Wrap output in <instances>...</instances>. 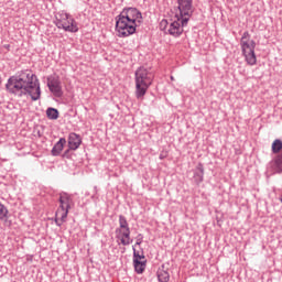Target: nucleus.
<instances>
[{
  "instance_id": "nucleus-1",
  "label": "nucleus",
  "mask_w": 282,
  "mask_h": 282,
  "mask_svg": "<svg viewBox=\"0 0 282 282\" xmlns=\"http://www.w3.org/2000/svg\"><path fill=\"white\" fill-rule=\"evenodd\" d=\"M6 89L14 96H30L32 100L41 98L39 78L32 73L10 77L6 84Z\"/></svg>"
},
{
  "instance_id": "nucleus-2",
  "label": "nucleus",
  "mask_w": 282,
  "mask_h": 282,
  "mask_svg": "<svg viewBox=\"0 0 282 282\" xmlns=\"http://www.w3.org/2000/svg\"><path fill=\"white\" fill-rule=\"evenodd\" d=\"M142 12L135 8H127L116 19V33L120 39L135 34V29L142 25Z\"/></svg>"
},
{
  "instance_id": "nucleus-3",
  "label": "nucleus",
  "mask_w": 282,
  "mask_h": 282,
  "mask_svg": "<svg viewBox=\"0 0 282 282\" xmlns=\"http://www.w3.org/2000/svg\"><path fill=\"white\" fill-rule=\"evenodd\" d=\"M177 9L172 12L167 34L171 36H181L184 33L185 25H188L191 17H193V0H177Z\"/></svg>"
},
{
  "instance_id": "nucleus-4",
  "label": "nucleus",
  "mask_w": 282,
  "mask_h": 282,
  "mask_svg": "<svg viewBox=\"0 0 282 282\" xmlns=\"http://www.w3.org/2000/svg\"><path fill=\"white\" fill-rule=\"evenodd\" d=\"M153 84V74L147 68L141 67L135 72V98L142 100Z\"/></svg>"
},
{
  "instance_id": "nucleus-5",
  "label": "nucleus",
  "mask_w": 282,
  "mask_h": 282,
  "mask_svg": "<svg viewBox=\"0 0 282 282\" xmlns=\"http://www.w3.org/2000/svg\"><path fill=\"white\" fill-rule=\"evenodd\" d=\"M241 53L245 58V63L250 65V67L257 65V53L254 48L257 47V42L252 40L249 32H245L240 39Z\"/></svg>"
},
{
  "instance_id": "nucleus-6",
  "label": "nucleus",
  "mask_w": 282,
  "mask_h": 282,
  "mask_svg": "<svg viewBox=\"0 0 282 282\" xmlns=\"http://www.w3.org/2000/svg\"><path fill=\"white\" fill-rule=\"evenodd\" d=\"M70 208H74V199L67 193H62L59 195V207L55 214V223L57 226H63Z\"/></svg>"
},
{
  "instance_id": "nucleus-7",
  "label": "nucleus",
  "mask_w": 282,
  "mask_h": 282,
  "mask_svg": "<svg viewBox=\"0 0 282 282\" xmlns=\"http://www.w3.org/2000/svg\"><path fill=\"white\" fill-rule=\"evenodd\" d=\"M55 25L65 32H78V23L67 12L59 11L55 14Z\"/></svg>"
},
{
  "instance_id": "nucleus-8",
  "label": "nucleus",
  "mask_w": 282,
  "mask_h": 282,
  "mask_svg": "<svg viewBox=\"0 0 282 282\" xmlns=\"http://www.w3.org/2000/svg\"><path fill=\"white\" fill-rule=\"evenodd\" d=\"M119 224L120 227L116 230L117 239L121 241L122 246H129L131 243V230L129 229L127 218L120 216Z\"/></svg>"
},
{
  "instance_id": "nucleus-9",
  "label": "nucleus",
  "mask_w": 282,
  "mask_h": 282,
  "mask_svg": "<svg viewBox=\"0 0 282 282\" xmlns=\"http://www.w3.org/2000/svg\"><path fill=\"white\" fill-rule=\"evenodd\" d=\"M47 87L56 98L63 96V86H61V77L58 75H52L47 78Z\"/></svg>"
},
{
  "instance_id": "nucleus-10",
  "label": "nucleus",
  "mask_w": 282,
  "mask_h": 282,
  "mask_svg": "<svg viewBox=\"0 0 282 282\" xmlns=\"http://www.w3.org/2000/svg\"><path fill=\"white\" fill-rule=\"evenodd\" d=\"M142 243L140 240L137 241V243L133 246V252H134V270L138 272V274H142L147 268V260L144 259V256H140L139 252H137L135 247L140 246Z\"/></svg>"
},
{
  "instance_id": "nucleus-11",
  "label": "nucleus",
  "mask_w": 282,
  "mask_h": 282,
  "mask_svg": "<svg viewBox=\"0 0 282 282\" xmlns=\"http://www.w3.org/2000/svg\"><path fill=\"white\" fill-rule=\"evenodd\" d=\"M83 143V139H80V135L76 133H70L68 137V147L72 151H76L78 147Z\"/></svg>"
},
{
  "instance_id": "nucleus-12",
  "label": "nucleus",
  "mask_w": 282,
  "mask_h": 282,
  "mask_svg": "<svg viewBox=\"0 0 282 282\" xmlns=\"http://www.w3.org/2000/svg\"><path fill=\"white\" fill-rule=\"evenodd\" d=\"M10 219V212L6 205L0 203V221H3L4 226H12V221Z\"/></svg>"
},
{
  "instance_id": "nucleus-13",
  "label": "nucleus",
  "mask_w": 282,
  "mask_h": 282,
  "mask_svg": "<svg viewBox=\"0 0 282 282\" xmlns=\"http://www.w3.org/2000/svg\"><path fill=\"white\" fill-rule=\"evenodd\" d=\"M170 279H171V275L169 274V269H166V268H164V265H162L158 270L159 282H169Z\"/></svg>"
},
{
  "instance_id": "nucleus-14",
  "label": "nucleus",
  "mask_w": 282,
  "mask_h": 282,
  "mask_svg": "<svg viewBox=\"0 0 282 282\" xmlns=\"http://www.w3.org/2000/svg\"><path fill=\"white\" fill-rule=\"evenodd\" d=\"M65 144H67V140H65V138L59 139L52 150L53 155H61Z\"/></svg>"
},
{
  "instance_id": "nucleus-15",
  "label": "nucleus",
  "mask_w": 282,
  "mask_h": 282,
  "mask_svg": "<svg viewBox=\"0 0 282 282\" xmlns=\"http://www.w3.org/2000/svg\"><path fill=\"white\" fill-rule=\"evenodd\" d=\"M58 109L55 108H47L46 109V118H48V120H58Z\"/></svg>"
},
{
  "instance_id": "nucleus-16",
  "label": "nucleus",
  "mask_w": 282,
  "mask_h": 282,
  "mask_svg": "<svg viewBox=\"0 0 282 282\" xmlns=\"http://www.w3.org/2000/svg\"><path fill=\"white\" fill-rule=\"evenodd\" d=\"M272 153H280L282 150V141L279 139H275L271 145Z\"/></svg>"
},
{
  "instance_id": "nucleus-17",
  "label": "nucleus",
  "mask_w": 282,
  "mask_h": 282,
  "mask_svg": "<svg viewBox=\"0 0 282 282\" xmlns=\"http://www.w3.org/2000/svg\"><path fill=\"white\" fill-rule=\"evenodd\" d=\"M160 30H162V32H165V34H169V21L167 20H162L160 22Z\"/></svg>"
},
{
  "instance_id": "nucleus-18",
  "label": "nucleus",
  "mask_w": 282,
  "mask_h": 282,
  "mask_svg": "<svg viewBox=\"0 0 282 282\" xmlns=\"http://www.w3.org/2000/svg\"><path fill=\"white\" fill-rule=\"evenodd\" d=\"M50 1V3H52V1H54V0H48Z\"/></svg>"
}]
</instances>
